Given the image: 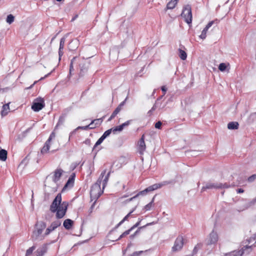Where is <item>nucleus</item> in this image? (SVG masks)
<instances>
[{
	"label": "nucleus",
	"instance_id": "obj_1",
	"mask_svg": "<svg viewBox=\"0 0 256 256\" xmlns=\"http://www.w3.org/2000/svg\"><path fill=\"white\" fill-rule=\"evenodd\" d=\"M106 170L100 174L98 181L92 186L90 194L92 200H96L102 194L103 191L100 188V184L102 182V188L106 186L110 176V172L106 174Z\"/></svg>",
	"mask_w": 256,
	"mask_h": 256
},
{
	"label": "nucleus",
	"instance_id": "obj_2",
	"mask_svg": "<svg viewBox=\"0 0 256 256\" xmlns=\"http://www.w3.org/2000/svg\"><path fill=\"white\" fill-rule=\"evenodd\" d=\"M68 203L66 202H62L61 194H58L52 202L50 210L52 212H56V216L58 218H63L67 210Z\"/></svg>",
	"mask_w": 256,
	"mask_h": 256
},
{
	"label": "nucleus",
	"instance_id": "obj_3",
	"mask_svg": "<svg viewBox=\"0 0 256 256\" xmlns=\"http://www.w3.org/2000/svg\"><path fill=\"white\" fill-rule=\"evenodd\" d=\"M59 143L56 139V134L53 132L50 136L48 140L41 150V153L43 154L52 152L59 148Z\"/></svg>",
	"mask_w": 256,
	"mask_h": 256
},
{
	"label": "nucleus",
	"instance_id": "obj_4",
	"mask_svg": "<svg viewBox=\"0 0 256 256\" xmlns=\"http://www.w3.org/2000/svg\"><path fill=\"white\" fill-rule=\"evenodd\" d=\"M46 226V224L44 222L40 221L36 223L32 235V238L33 240H42L49 234H47Z\"/></svg>",
	"mask_w": 256,
	"mask_h": 256
},
{
	"label": "nucleus",
	"instance_id": "obj_5",
	"mask_svg": "<svg viewBox=\"0 0 256 256\" xmlns=\"http://www.w3.org/2000/svg\"><path fill=\"white\" fill-rule=\"evenodd\" d=\"M182 16L184 18L185 22L187 24H191L192 21V14L190 6L187 5L184 8L182 14Z\"/></svg>",
	"mask_w": 256,
	"mask_h": 256
},
{
	"label": "nucleus",
	"instance_id": "obj_6",
	"mask_svg": "<svg viewBox=\"0 0 256 256\" xmlns=\"http://www.w3.org/2000/svg\"><path fill=\"white\" fill-rule=\"evenodd\" d=\"M218 240V236L216 232L212 230L206 239V244L208 246L215 245Z\"/></svg>",
	"mask_w": 256,
	"mask_h": 256
},
{
	"label": "nucleus",
	"instance_id": "obj_7",
	"mask_svg": "<svg viewBox=\"0 0 256 256\" xmlns=\"http://www.w3.org/2000/svg\"><path fill=\"white\" fill-rule=\"evenodd\" d=\"M184 245V238L182 236H178L176 240L174 246L172 248V252H178L180 250Z\"/></svg>",
	"mask_w": 256,
	"mask_h": 256
},
{
	"label": "nucleus",
	"instance_id": "obj_8",
	"mask_svg": "<svg viewBox=\"0 0 256 256\" xmlns=\"http://www.w3.org/2000/svg\"><path fill=\"white\" fill-rule=\"evenodd\" d=\"M44 106V101L42 98L36 100L32 106V108L34 112H38Z\"/></svg>",
	"mask_w": 256,
	"mask_h": 256
},
{
	"label": "nucleus",
	"instance_id": "obj_9",
	"mask_svg": "<svg viewBox=\"0 0 256 256\" xmlns=\"http://www.w3.org/2000/svg\"><path fill=\"white\" fill-rule=\"evenodd\" d=\"M229 186V185L226 184L209 183L205 187L202 188V190L205 188H228Z\"/></svg>",
	"mask_w": 256,
	"mask_h": 256
},
{
	"label": "nucleus",
	"instance_id": "obj_10",
	"mask_svg": "<svg viewBox=\"0 0 256 256\" xmlns=\"http://www.w3.org/2000/svg\"><path fill=\"white\" fill-rule=\"evenodd\" d=\"M162 186V184H153V185H152V186L147 188L144 190L140 192L136 196H134L133 198H131L130 200H132L133 198H135L137 196H138L140 194H144L145 193L153 191V190H156V189H158V188H160Z\"/></svg>",
	"mask_w": 256,
	"mask_h": 256
},
{
	"label": "nucleus",
	"instance_id": "obj_11",
	"mask_svg": "<svg viewBox=\"0 0 256 256\" xmlns=\"http://www.w3.org/2000/svg\"><path fill=\"white\" fill-rule=\"evenodd\" d=\"M138 150L140 154H142L146 148L144 142V136L142 135L140 140L138 142Z\"/></svg>",
	"mask_w": 256,
	"mask_h": 256
},
{
	"label": "nucleus",
	"instance_id": "obj_12",
	"mask_svg": "<svg viewBox=\"0 0 256 256\" xmlns=\"http://www.w3.org/2000/svg\"><path fill=\"white\" fill-rule=\"evenodd\" d=\"M130 120H128L125 122L123 123L121 125L112 128V132L114 134H116L117 132H122L125 126H128L130 124Z\"/></svg>",
	"mask_w": 256,
	"mask_h": 256
},
{
	"label": "nucleus",
	"instance_id": "obj_13",
	"mask_svg": "<svg viewBox=\"0 0 256 256\" xmlns=\"http://www.w3.org/2000/svg\"><path fill=\"white\" fill-rule=\"evenodd\" d=\"M213 24H214V21L210 22L206 26V27L204 28V30L202 32L200 35V36H199V37L201 39L204 40L206 38L208 30L209 29V28L212 26V25Z\"/></svg>",
	"mask_w": 256,
	"mask_h": 256
},
{
	"label": "nucleus",
	"instance_id": "obj_14",
	"mask_svg": "<svg viewBox=\"0 0 256 256\" xmlns=\"http://www.w3.org/2000/svg\"><path fill=\"white\" fill-rule=\"evenodd\" d=\"M61 224V222L58 220H56V221H54L52 222L51 224V225L48 227L47 229V234H49L52 232V231L54 230L56 228H57L58 226H59Z\"/></svg>",
	"mask_w": 256,
	"mask_h": 256
},
{
	"label": "nucleus",
	"instance_id": "obj_15",
	"mask_svg": "<svg viewBox=\"0 0 256 256\" xmlns=\"http://www.w3.org/2000/svg\"><path fill=\"white\" fill-rule=\"evenodd\" d=\"M230 69V64L228 62L220 63L218 66V70L222 72H224L226 71L228 72Z\"/></svg>",
	"mask_w": 256,
	"mask_h": 256
},
{
	"label": "nucleus",
	"instance_id": "obj_16",
	"mask_svg": "<svg viewBox=\"0 0 256 256\" xmlns=\"http://www.w3.org/2000/svg\"><path fill=\"white\" fill-rule=\"evenodd\" d=\"M62 172L63 170L60 169L56 170L54 172V174L52 177V180L55 182H57L59 180L60 178L62 175Z\"/></svg>",
	"mask_w": 256,
	"mask_h": 256
},
{
	"label": "nucleus",
	"instance_id": "obj_17",
	"mask_svg": "<svg viewBox=\"0 0 256 256\" xmlns=\"http://www.w3.org/2000/svg\"><path fill=\"white\" fill-rule=\"evenodd\" d=\"M79 45V42L77 40H72L68 44V48L70 50H76Z\"/></svg>",
	"mask_w": 256,
	"mask_h": 256
},
{
	"label": "nucleus",
	"instance_id": "obj_18",
	"mask_svg": "<svg viewBox=\"0 0 256 256\" xmlns=\"http://www.w3.org/2000/svg\"><path fill=\"white\" fill-rule=\"evenodd\" d=\"M74 175L72 178H68L67 182L62 189V191H64L67 188H70L73 186L74 184Z\"/></svg>",
	"mask_w": 256,
	"mask_h": 256
},
{
	"label": "nucleus",
	"instance_id": "obj_19",
	"mask_svg": "<svg viewBox=\"0 0 256 256\" xmlns=\"http://www.w3.org/2000/svg\"><path fill=\"white\" fill-rule=\"evenodd\" d=\"M64 43H65V38H62L60 39V48H59V60L60 59V57L62 56L63 54V52H62V50L64 49Z\"/></svg>",
	"mask_w": 256,
	"mask_h": 256
},
{
	"label": "nucleus",
	"instance_id": "obj_20",
	"mask_svg": "<svg viewBox=\"0 0 256 256\" xmlns=\"http://www.w3.org/2000/svg\"><path fill=\"white\" fill-rule=\"evenodd\" d=\"M7 151L4 149L0 150V160L3 162L6 160L7 158Z\"/></svg>",
	"mask_w": 256,
	"mask_h": 256
},
{
	"label": "nucleus",
	"instance_id": "obj_21",
	"mask_svg": "<svg viewBox=\"0 0 256 256\" xmlns=\"http://www.w3.org/2000/svg\"><path fill=\"white\" fill-rule=\"evenodd\" d=\"M73 224V221L70 219L66 220L63 224L64 226L67 230H69L71 228Z\"/></svg>",
	"mask_w": 256,
	"mask_h": 256
},
{
	"label": "nucleus",
	"instance_id": "obj_22",
	"mask_svg": "<svg viewBox=\"0 0 256 256\" xmlns=\"http://www.w3.org/2000/svg\"><path fill=\"white\" fill-rule=\"evenodd\" d=\"M238 124L236 122H230L228 124V128L229 130H236L238 128Z\"/></svg>",
	"mask_w": 256,
	"mask_h": 256
},
{
	"label": "nucleus",
	"instance_id": "obj_23",
	"mask_svg": "<svg viewBox=\"0 0 256 256\" xmlns=\"http://www.w3.org/2000/svg\"><path fill=\"white\" fill-rule=\"evenodd\" d=\"M10 110L9 103L4 104L2 106V110L1 112L2 116L6 115Z\"/></svg>",
	"mask_w": 256,
	"mask_h": 256
},
{
	"label": "nucleus",
	"instance_id": "obj_24",
	"mask_svg": "<svg viewBox=\"0 0 256 256\" xmlns=\"http://www.w3.org/2000/svg\"><path fill=\"white\" fill-rule=\"evenodd\" d=\"M179 56L182 60H185L187 58V54L186 53L182 50L179 49Z\"/></svg>",
	"mask_w": 256,
	"mask_h": 256
},
{
	"label": "nucleus",
	"instance_id": "obj_25",
	"mask_svg": "<svg viewBox=\"0 0 256 256\" xmlns=\"http://www.w3.org/2000/svg\"><path fill=\"white\" fill-rule=\"evenodd\" d=\"M88 128H92V127L90 126H88V125L86 126H78L75 130H74V132L70 133V136H69V138H68V141H70V136L72 135V134H74V132L76 130H78V129H81V130H87L89 129Z\"/></svg>",
	"mask_w": 256,
	"mask_h": 256
},
{
	"label": "nucleus",
	"instance_id": "obj_26",
	"mask_svg": "<svg viewBox=\"0 0 256 256\" xmlns=\"http://www.w3.org/2000/svg\"><path fill=\"white\" fill-rule=\"evenodd\" d=\"M45 250L43 248H38L34 254V256H43Z\"/></svg>",
	"mask_w": 256,
	"mask_h": 256
},
{
	"label": "nucleus",
	"instance_id": "obj_27",
	"mask_svg": "<svg viewBox=\"0 0 256 256\" xmlns=\"http://www.w3.org/2000/svg\"><path fill=\"white\" fill-rule=\"evenodd\" d=\"M177 4L176 2L174 0H172L167 4V8L168 9H173L176 6Z\"/></svg>",
	"mask_w": 256,
	"mask_h": 256
},
{
	"label": "nucleus",
	"instance_id": "obj_28",
	"mask_svg": "<svg viewBox=\"0 0 256 256\" xmlns=\"http://www.w3.org/2000/svg\"><path fill=\"white\" fill-rule=\"evenodd\" d=\"M14 16L13 15L10 14L7 16V18L6 19V22L7 23H8L9 24H11L12 22H14Z\"/></svg>",
	"mask_w": 256,
	"mask_h": 256
},
{
	"label": "nucleus",
	"instance_id": "obj_29",
	"mask_svg": "<svg viewBox=\"0 0 256 256\" xmlns=\"http://www.w3.org/2000/svg\"><path fill=\"white\" fill-rule=\"evenodd\" d=\"M132 211L130 212L127 215H126L124 218L118 223V226L122 224L124 222L128 220V218L130 216Z\"/></svg>",
	"mask_w": 256,
	"mask_h": 256
},
{
	"label": "nucleus",
	"instance_id": "obj_30",
	"mask_svg": "<svg viewBox=\"0 0 256 256\" xmlns=\"http://www.w3.org/2000/svg\"><path fill=\"white\" fill-rule=\"evenodd\" d=\"M36 249V247L34 246H32L26 252V256H30L33 252V251Z\"/></svg>",
	"mask_w": 256,
	"mask_h": 256
},
{
	"label": "nucleus",
	"instance_id": "obj_31",
	"mask_svg": "<svg viewBox=\"0 0 256 256\" xmlns=\"http://www.w3.org/2000/svg\"><path fill=\"white\" fill-rule=\"evenodd\" d=\"M154 200V198H152V200L151 202H150L148 204L144 206V209L146 210H150V208L152 207Z\"/></svg>",
	"mask_w": 256,
	"mask_h": 256
},
{
	"label": "nucleus",
	"instance_id": "obj_32",
	"mask_svg": "<svg viewBox=\"0 0 256 256\" xmlns=\"http://www.w3.org/2000/svg\"><path fill=\"white\" fill-rule=\"evenodd\" d=\"M112 132V129H109L106 131L104 134H102V137L105 139L106 137H108L110 134H111V132Z\"/></svg>",
	"mask_w": 256,
	"mask_h": 256
},
{
	"label": "nucleus",
	"instance_id": "obj_33",
	"mask_svg": "<svg viewBox=\"0 0 256 256\" xmlns=\"http://www.w3.org/2000/svg\"><path fill=\"white\" fill-rule=\"evenodd\" d=\"M96 122H100V119H96L88 125V126H90L92 128H88L89 129H92L94 128L96 126L94 124Z\"/></svg>",
	"mask_w": 256,
	"mask_h": 256
},
{
	"label": "nucleus",
	"instance_id": "obj_34",
	"mask_svg": "<svg viewBox=\"0 0 256 256\" xmlns=\"http://www.w3.org/2000/svg\"><path fill=\"white\" fill-rule=\"evenodd\" d=\"M104 138L102 137V136L98 140V141L96 142L95 145H94V147H96L97 146H98L102 142L104 141Z\"/></svg>",
	"mask_w": 256,
	"mask_h": 256
},
{
	"label": "nucleus",
	"instance_id": "obj_35",
	"mask_svg": "<svg viewBox=\"0 0 256 256\" xmlns=\"http://www.w3.org/2000/svg\"><path fill=\"white\" fill-rule=\"evenodd\" d=\"M131 232V230L129 229L128 230L125 231L124 232H123L119 237L118 240L120 238H122L125 236L126 235H128L130 232Z\"/></svg>",
	"mask_w": 256,
	"mask_h": 256
},
{
	"label": "nucleus",
	"instance_id": "obj_36",
	"mask_svg": "<svg viewBox=\"0 0 256 256\" xmlns=\"http://www.w3.org/2000/svg\"><path fill=\"white\" fill-rule=\"evenodd\" d=\"M76 59V57H74L72 60L70 64V72L71 73L72 71L73 70V63Z\"/></svg>",
	"mask_w": 256,
	"mask_h": 256
},
{
	"label": "nucleus",
	"instance_id": "obj_37",
	"mask_svg": "<svg viewBox=\"0 0 256 256\" xmlns=\"http://www.w3.org/2000/svg\"><path fill=\"white\" fill-rule=\"evenodd\" d=\"M162 126V122H158L155 124V128H160Z\"/></svg>",
	"mask_w": 256,
	"mask_h": 256
},
{
	"label": "nucleus",
	"instance_id": "obj_38",
	"mask_svg": "<svg viewBox=\"0 0 256 256\" xmlns=\"http://www.w3.org/2000/svg\"><path fill=\"white\" fill-rule=\"evenodd\" d=\"M121 108H120V107H118L116 110H115L113 112L114 113V114H116V115L120 112V110H121Z\"/></svg>",
	"mask_w": 256,
	"mask_h": 256
},
{
	"label": "nucleus",
	"instance_id": "obj_39",
	"mask_svg": "<svg viewBox=\"0 0 256 256\" xmlns=\"http://www.w3.org/2000/svg\"><path fill=\"white\" fill-rule=\"evenodd\" d=\"M142 252V251H140V252H134V253H133L132 256H137L139 254H141Z\"/></svg>",
	"mask_w": 256,
	"mask_h": 256
},
{
	"label": "nucleus",
	"instance_id": "obj_40",
	"mask_svg": "<svg viewBox=\"0 0 256 256\" xmlns=\"http://www.w3.org/2000/svg\"><path fill=\"white\" fill-rule=\"evenodd\" d=\"M126 100H125L124 101L122 102L120 104L119 106H118V107H120V108H122L124 106V104H125V102H126Z\"/></svg>",
	"mask_w": 256,
	"mask_h": 256
},
{
	"label": "nucleus",
	"instance_id": "obj_41",
	"mask_svg": "<svg viewBox=\"0 0 256 256\" xmlns=\"http://www.w3.org/2000/svg\"><path fill=\"white\" fill-rule=\"evenodd\" d=\"M138 232V230H136L134 234H132L130 236V238H133Z\"/></svg>",
	"mask_w": 256,
	"mask_h": 256
},
{
	"label": "nucleus",
	"instance_id": "obj_42",
	"mask_svg": "<svg viewBox=\"0 0 256 256\" xmlns=\"http://www.w3.org/2000/svg\"><path fill=\"white\" fill-rule=\"evenodd\" d=\"M116 115V114H114V113L113 112L111 116H110V118H109L108 119V120H112L113 118H114L115 117Z\"/></svg>",
	"mask_w": 256,
	"mask_h": 256
},
{
	"label": "nucleus",
	"instance_id": "obj_43",
	"mask_svg": "<svg viewBox=\"0 0 256 256\" xmlns=\"http://www.w3.org/2000/svg\"><path fill=\"white\" fill-rule=\"evenodd\" d=\"M256 178V176L254 175L250 177L249 178H248V180L250 181H252V180H254Z\"/></svg>",
	"mask_w": 256,
	"mask_h": 256
},
{
	"label": "nucleus",
	"instance_id": "obj_44",
	"mask_svg": "<svg viewBox=\"0 0 256 256\" xmlns=\"http://www.w3.org/2000/svg\"><path fill=\"white\" fill-rule=\"evenodd\" d=\"M102 122V120L101 119H100V122H96L95 124H95L96 126V125H100Z\"/></svg>",
	"mask_w": 256,
	"mask_h": 256
},
{
	"label": "nucleus",
	"instance_id": "obj_45",
	"mask_svg": "<svg viewBox=\"0 0 256 256\" xmlns=\"http://www.w3.org/2000/svg\"><path fill=\"white\" fill-rule=\"evenodd\" d=\"M234 256V254L232 253H229V254H226L224 255V256Z\"/></svg>",
	"mask_w": 256,
	"mask_h": 256
},
{
	"label": "nucleus",
	"instance_id": "obj_46",
	"mask_svg": "<svg viewBox=\"0 0 256 256\" xmlns=\"http://www.w3.org/2000/svg\"><path fill=\"white\" fill-rule=\"evenodd\" d=\"M162 90L165 92L166 91V88L165 86H162Z\"/></svg>",
	"mask_w": 256,
	"mask_h": 256
},
{
	"label": "nucleus",
	"instance_id": "obj_47",
	"mask_svg": "<svg viewBox=\"0 0 256 256\" xmlns=\"http://www.w3.org/2000/svg\"><path fill=\"white\" fill-rule=\"evenodd\" d=\"M243 192H244V190L241 188H240L238 190V193H242Z\"/></svg>",
	"mask_w": 256,
	"mask_h": 256
},
{
	"label": "nucleus",
	"instance_id": "obj_48",
	"mask_svg": "<svg viewBox=\"0 0 256 256\" xmlns=\"http://www.w3.org/2000/svg\"><path fill=\"white\" fill-rule=\"evenodd\" d=\"M136 227H137V226H136V224H135L134 226H132L130 228V230H131V231H132V230H133L134 228H136Z\"/></svg>",
	"mask_w": 256,
	"mask_h": 256
},
{
	"label": "nucleus",
	"instance_id": "obj_49",
	"mask_svg": "<svg viewBox=\"0 0 256 256\" xmlns=\"http://www.w3.org/2000/svg\"><path fill=\"white\" fill-rule=\"evenodd\" d=\"M93 206H92V207L90 208V212H92V210L93 208Z\"/></svg>",
	"mask_w": 256,
	"mask_h": 256
},
{
	"label": "nucleus",
	"instance_id": "obj_50",
	"mask_svg": "<svg viewBox=\"0 0 256 256\" xmlns=\"http://www.w3.org/2000/svg\"><path fill=\"white\" fill-rule=\"evenodd\" d=\"M140 221H139L137 223H136V226H138V225L140 224Z\"/></svg>",
	"mask_w": 256,
	"mask_h": 256
},
{
	"label": "nucleus",
	"instance_id": "obj_51",
	"mask_svg": "<svg viewBox=\"0 0 256 256\" xmlns=\"http://www.w3.org/2000/svg\"><path fill=\"white\" fill-rule=\"evenodd\" d=\"M154 110V107H153V108H152V110H150V111H149L148 113L150 112L152 110Z\"/></svg>",
	"mask_w": 256,
	"mask_h": 256
},
{
	"label": "nucleus",
	"instance_id": "obj_52",
	"mask_svg": "<svg viewBox=\"0 0 256 256\" xmlns=\"http://www.w3.org/2000/svg\"><path fill=\"white\" fill-rule=\"evenodd\" d=\"M251 247H252L251 246H246V248H250Z\"/></svg>",
	"mask_w": 256,
	"mask_h": 256
},
{
	"label": "nucleus",
	"instance_id": "obj_53",
	"mask_svg": "<svg viewBox=\"0 0 256 256\" xmlns=\"http://www.w3.org/2000/svg\"><path fill=\"white\" fill-rule=\"evenodd\" d=\"M174 1L176 2V3L177 4L179 0H174Z\"/></svg>",
	"mask_w": 256,
	"mask_h": 256
},
{
	"label": "nucleus",
	"instance_id": "obj_54",
	"mask_svg": "<svg viewBox=\"0 0 256 256\" xmlns=\"http://www.w3.org/2000/svg\"><path fill=\"white\" fill-rule=\"evenodd\" d=\"M36 83V82H34V84H33V85L34 84Z\"/></svg>",
	"mask_w": 256,
	"mask_h": 256
},
{
	"label": "nucleus",
	"instance_id": "obj_55",
	"mask_svg": "<svg viewBox=\"0 0 256 256\" xmlns=\"http://www.w3.org/2000/svg\"><path fill=\"white\" fill-rule=\"evenodd\" d=\"M255 236H256V235H255Z\"/></svg>",
	"mask_w": 256,
	"mask_h": 256
}]
</instances>
